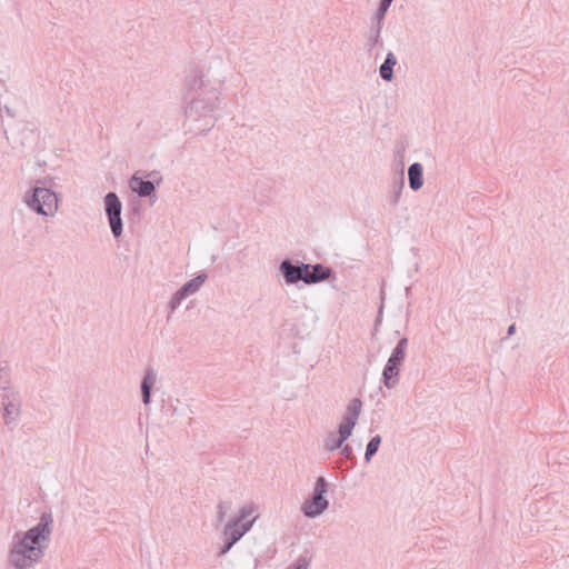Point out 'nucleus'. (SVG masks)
<instances>
[{"instance_id": "nucleus-1", "label": "nucleus", "mask_w": 569, "mask_h": 569, "mask_svg": "<svg viewBox=\"0 0 569 569\" xmlns=\"http://www.w3.org/2000/svg\"><path fill=\"white\" fill-rule=\"evenodd\" d=\"M182 94L186 101L183 114L190 129L196 133H208L219 119L216 114L221 101L219 89L211 86L201 69L190 66L183 78Z\"/></svg>"}, {"instance_id": "nucleus-2", "label": "nucleus", "mask_w": 569, "mask_h": 569, "mask_svg": "<svg viewBox=\"0 0 569 569\" xmlns=\"http://www.w3.org/2000/svg\"><path fill=\"white\" fill-rule=\"evenodd\" d=\"M52 530V512L46 511L36 526L23 532H16L8 549V565L14 569L34 568L44 557Z\"/></svg>"}, {"instance_id": "nucleus-3", "label": "nucleus", "mask_w": 569, "mask_h": 569, "mask_svg": "<svg viewBox=\"0 0 569 569\" xmlns=\"http://www.w3.org/2000/svg\"><path fill=\"white\" fill-rule=\"evenodd\" d=\"M23 201L30 210L41 216L52 217L58 210L57 194L46 187H33L24 193Z\"/></svg>"}, {"instance_id": "nucleus-4", "label": "nucleus", "mask_w": 569, "mask_h": 569, "mask_svg": "<svg viewBox=\"0 0 569 569\" xmlns=\"http://www.w3.org/2000/svg\"><path fill=\"white\" fill-rule=\"evenodd\" d=\"M0 403L3 409L2 419L4 425L9 426L20 418L22 399L20 392L10 385L1 387Z\"/></svg>"}, {"instance_id": "nucleus-5", "label": "nucleus", "mask_w": 569, "mask_h": 569, "mask_svg": "<svg viewBox=\"0 0 569 569\" xmlns=\"http://www.w3.org/2000/svg\"><path fill=\"white\" fill-rule=\"evenodd\" d=\"M408 339L401 338L393 348L382 371L383 383L388 389H392L398 383L399 366L406 358Z\"/></svg>"}, {"instance_id": "nucleus-6", "label": "nucleus", "mask_w": 569, "mask_h": 569, "mask_svg": "<svg viewBox=\"0 0 569 569\" xmlns=\"http://www.w3.org/2000/svg\"><path fill=\"white\" fill-rule=\"evenodd\" d=\"M327 486V481L323 477H319L316 480L311 497L301 506V511L306 517L316 518L327 510L329 506V501L325 498Z\"/></svg>"}, {"instance_id": "nucleus-7", "label": "nucleus", "mask_w": 569, "mask_h": 569, "mask_svg": "<svg viewBox=\"0 0 569 569\" xmlns=\"http://www.w3.org/2000/svg\"><path fill=\"white\" fill-rule=\"evenodd\" d=\"M104 210L109 226L114 238L122 234L123 223L121 218L122 203L116 192H108L104 197Z\"/></svg>"}, {"instance_id": "nucleus-8", "label": "nucleus", "mask_w": 569, "mask_h": 569, "mask_svg": "<svg viewBox=\"0 0 569 569\" xmlns=\"http://www.w3.org/2000/svg\"><path fill=\"white\" fill-rule=\"evenodd\" d=\"M279 270L287 284H295L299 281L305 282L307 264L303 262L293 264L289 259H286L280 263Z\"/></svg>"}, {"instance_id": "nucleus-9", "label": "nucleus", "mask_w": 569, "mask_h": 569, "mask_svg": "<svg viewBox=\"0 0 569 569\" xmlns=\"http://www.w3.org/2000/svg\"><path fill=\"white\" fill-rule=\"evenodd\" d=\"M387 11L388 8L382 7V4L379 3L378 9L376 10L371 18V27L368 38L370 47H376L382 43L381 30L383 27V20Z\"/></svg>"}, {"instance_id": "nucleus-10", "label": "nucleus", "mask_w": 569, "mask_h": 569, "mask_svg": "<svg viewBox=\"0 0 569 569\" xmlns=\"http://www.w3.org/2000/svg\"><path fill=\"white\" fill-rule=\"evenodd\" d=\"M258 517H253L251 520L246 521L241 525L237 521L230 520L223 529V535L230 545H236L253 526Z\"/></svg>"}, {"instance_id": "nucleus-11", "label": "nucleus", "mask_w": 569, "mask_h": 569, "mask_svg": "<svg viewBox=\"0 0 569 569\" xmlns=\"http://www.w3.org/2000/svg\"><path fill=\"white\" fill-rule=\"evenodd\" d=\"M331 274V269L328 267H325L320 263L310 266L307 264V271H306V278L305 283L306 284H313L321 282L323 280H327Z\"/></svg>"}, {"instance_id": "nucleus-12", "label": "nucleus", "mask_w": 569, "mask_h": 569, "mask_svg": "<svg viewBox=\"0 0 569 569\" xmlns=\"http://www.w3.org/2000/svg\"><path fill=\"white\" fill-rule=\"evenodd\" d=\"M157 382V375L152 368H148L141 381V397L143 405L151 402V390Z\"/></svg>"}, {"instance_id": "nucleus-13", "label": "nucleus", "mask_w": 569, "mask_h": 569, "mask_svg": "<svg viewBox=\"0 0 569 569\" xmlns=\"http://www.w3.org/2000/svg\"><path fill=\"white\" fill-rule=\"evenodd\" d=\"M132 191L137 192L140 197H149L154 192V184L150 180H143L137 174H133L130 180Z\"/></svg>"}, {"instance_id": "nucleus-14", "label": "nucleus", "mask_w": 569, "mask_h": 569, "mask_svg": "<svg viewBox=\"0 0 569 569\" xmlns=\"http://www.w3.org/2000/svg\"><path fill=\"white\" fill-rule=\"evenodd\" d=\"M409 186L413 191L419 190L423 186V168L419 162H415L408 168Z\"/></svg>"}, {"instance_id": "nucleus-15", "label": "nucleus", "mask_w": 569, "mask_h": 569, "mask_svg": "<svg viewBox=\"0 0 569 569\" xmlns=\"http://www.w3.org/2000/svg\"><path fill=\"white\" fill-rule=\"evenodd\" d=\"M396 64V56L392 52H388L383 63L379 68V74L382 80L391 81L393 79V68Z\"/></svg>"}, {"instance_id": "nucleus-16", "label": "nucleus", "mask_w": 569, "mask_h": 569, "mask_svg": "<svg viewBox=\"0 0 569 569\" xmlns=\"http://www.w3.org/2000/svg\"><path fill=\"white\" fill-rule=\"evenodd\" d=\"M361 409L362 401L359 398L352 399L347 407V411L342 420L352 422V425H357L358 418L361 413Z\"/></svg>"}, {"instance_id": "nucleus-17", "label": "nucleus", "mask_w": 569, "mask_h": 569, "mask_svg": "<svg viewBox=\"0 0 569 569\" xmlns=\"http://www.w3.org/2000/svg\"><path fill=\"white\" fill-rule=\"evenodd\" d=\"M207 280V274L206 273H199L197 277H194L193 279L189 280L188 282H186L181 288L180 290L188 297V296H191V295H194L197 293L200 288L202 287V284L206 282Z\"/></svg>"}, {"instance_id": "nucleus-18", "label": "nucleus", "mask_w": 569, "mask_h": 569, "mask_svg": "<svg viewBox=\"0 0 569 569\" xmlns=\"http://www.w3.org/2000/svg\"><path fill=\"white\" fill-rule=\"evenodd\" d=\"M380 443H381L380 435H376L375 437H372L369 440V442L367 443V447H366V452H365L366 462H370L371 458L377 453V451L380 447Z\"/></svg>"}, {"instance_id": "nucleus-19", "label": "nucleus", "mask_w": 569, "mask_h": 569, "mask_svg": "<svg viewBox=\"0 0 569 569\" xmlns=\"http://www.w3.org/2000/svg\"><path fill=\"white\" fill-rule=\"evenodd\" d=\"M254 511H256V507L253 503L246 505L240 509L239 516L232 520L237 521V523L241 525L246 521L251 520L254 517L253 516Z\"/></svg>"}, {"instance_id": "nucleus-20", "label": "nucleus", "mask_w": 569, "mask_h": 569, "mask_svg": "<svg viewBox=\"0 0 569 569\" xmlns=\"http://www.w3.org/2000/svg\"><path fill=\"white\" fill-rule=\"evenodd\" d=\"M355 426L352 422L342 420L338 429V437L346 442L351 436Z\"/></svg>"}, {"instance_id": "nucleus-21", "label": "nucleus", "mask_w": 569, "mask_h": 569, "mask_svg": "<svg viewBox=\"0 0 569 569\" xmlns=\"http://www.w3.org/2000/svg\"><path fill=\"white\" fill-rule=\"evenodd\" d=\"M184 298H187V296L179 289L169 301L170 311L173 312L178 309Z\"/></svg>"}, {"instance_id": "nucleus-22", "label": "nucleus", "mask_w": 569, "mask_h": 569, "mask_svg": "<svg viewBox=\"0 0 569 569\" xmlns=\"http://www.w3.org/2000/svg\"><path fill=\"white\" fill-rule=\"evenodd\" d=\"M343 443H345V441L342 439H340L339 437H337L336 439H332L331 441H327L326 449L328 451H335L337 449H340Z\"/></svg>"}, {"instance_id": "nucleus-23", "label": "nucleus", "mask_w": 569, "mask_h": 569, "mask_svg": "<svg viewBox=\"0 0 569 569\" xmlns=\"http://www.w3.org/2000/svg\"><path fill=\"white\" fill-rule=\"evenodd\" d=\"M405 186V181H403V177L400 178L399 180V184H398V188L397 190L393 192V196H392V203H397L399 201V198H400V193H401V190Z\"/></svg>"}, {"instance_id": "nucleus-24", "label": "nucleus", "mask_w": 569, "mask_h": 569, "mask_svg": "<svg viewBox=\"0 0 569 569\" xmlns=\"http://www.w3.org/2000/svg\"><path fill=\"white\" fill-rule=\"evenodd\" d=\"M217 509H218L217 517H218V520L221 522L226 518L227 506L224 502H219Z\"/></svg>"}, {"instance_id": "nucleus-25", "label": "nucleus", "mask_w": 569, "mask_h": 569, "mask_svg": "<svg viewBox=\"0 0 569 569\" xmlns=\"http://www.w3.org/2000/svg\"><path fill=\"white\" fill-rule=\"evenodd\" d=\"M309 561L306 558H298L293 563V569H308Z\"/></svg>"}, {"instance_id": "nucleus-26", "label": "nucleus", "mask_w": 569, "mask_h": 569, "mask_svg": "<svg viewBox=\"0 0 569 569\" xmlns=\"http://www.w3.org/2000/svg\"><path fill=\"white\" fill-rule=\"evenodd\" d=\"M340 449H341V455L345 458H347V459L353 458L352 448L349 445H342V447Z\"/></svg>"}, {"instance_id": "nucleus-27", "label": "nucleus", "mask_w": 569, "mask_h": 569, "mask_svg": "<svg viewBox=\"0 0 569 569\" xmlns=\"http://www.w3.org/2000/svg\"><path fill=\"white\" fill-rule=\"evenodd\" d=\"M234 545H230L229 541L226 539L224 545L221 547L219 551V556L226 555Z\"/></svg>"}, {"instance_id": "nucleus-28", "label": "nucleus", "mask_w": 569, "mask_h": 569, "mask_svg": "<svg viewBox=\"0 0 569 569\" xmlns=\"http://www.w3.org/2000/svg\"><path fill=\"white\" fill-rule=\"evenodd\" d=\"M515 332H516V325L512 323L511 326H509V328L507 330V335L512 336Z\"/></svg>"}, {"instance_id": "nucleus-29", "label": "nucleus", "mask_w": 569, "mask_h": 569, "mask_svg": "<svg viewBox=\"0 0 569 569\" xmlns=\"http://www.w3.org/2000/svg\"><path fill=\"white\" fill-rule=\"evenodd\" d=\"M393 0H380V4L389 9Z\"/></svg>"}]
</instances>
